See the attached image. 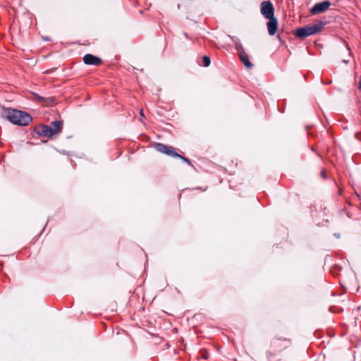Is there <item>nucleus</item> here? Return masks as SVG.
Returning a JSON list of instances; mask_svg holds the SVG:
<instances>
[{"label":"nucleus","mask_w":361,"mask_h":361,"mask_svg":"<svg viewBox=\"0 0 361 361\" xmlns=\"http://www.w3.org/2000/svg\"><path fill=\"white\" fill-rule=\"evenodd\" d=\"M6 118L13 124L18 126H27L32 121L31 116L22 111L6 109Z\"/></svg>","instance_id":"obj_1"},{"label":"nucleus","mask_w":361,"mask_h":361,"mask_svg":"<svg viewBox=\"0 0 361 361\" xmlns=\"http://www.w3.org/2000/svg\"><path fill=\"white\" fill-rule=\"evenodd\" d=\"M62 130V122L55 121L51 123L50 126H39L35 128L37 134L47 137H51L55 135L59 134Z\"/></svg>","instance_id":"obj_2"},{"label":"nucleus","mask_w":361,"mask_h":361,"mask_svg":"<svg viewBox=\"0 0 361 361\" xmlns=\"http://www.w3.org/2000/svg\"><path fill=\"white\" fill-rule=\"evenodd\" d=\"M325 24L324 22L319 21L314 25L300 27L295 31V35L298 38L304 39L308 36L317 34L322 30Z\"/></svg>","instance_id":"obj_3"},{"label":"nucleus","mask_w":361,"mask_h":361,"mask_svg":"<svg viewBox=\"0 0 361 361\" xmlns=\"http://www.w3.org/2000/svg\"><path fill=\"white\" fill-rule=\"evenodd\" d=\"M291 344V340L289 338L275 336L270 340V348L273 350V354L276 355L283 350L288 348Z\"/></svg>","instance_id":"obj_4"},{"label":"nucleus","mask_w":361,"mask_h":361,"mask_svg":"<svg viewBox=\"0 0 361 361\" xmlns=\"http://www.w3.org/2000/svg\"><path fill=\"white\" fill-rule=\"evenodd\" d=\"M154 148L159 152L166 154L169 157L177 158L178 157H180V154H178L175 149L169 145H166L162 143H154L153 145Z\"/></svg>","instance_id":"obj_5"},{"label":"nucleus","mask_w":361,"mask_h":361,"mask_svg":"<svg viewBox=\"0 0 361 361\" xmlns=\"http://www.w3.org/2000/svg\"><path fill=\"white\" fill-rule=\"evenodd\" d=\"M261 13L267 19L274 17V8L271 1H263L261 4Z\"/></svg>","instance_id":"obj_6"},{"label":"nucleus","mask_w":361,"mask_h":361,"mask_svg":"<svg viewBox=\"0 0 361 361\" xmlns=\"http://www.w3.org/2000/svg\"><path fill=\"white\" fill-rule=\"evenodd\" d=\"M330 6H331V2L329 1H322L319 3H317L310 9V13L312 15H316V14L324 13L329 9Z\"/></svg>","instance_id":"obj_7"},{"label":"nucleus","mask_w":361,"mask_h":361,"mask_svg":"<svg viewBox=\"0 0 361 361\" xmlns=\"http://www.w3.org/2000/svg\"><path fill=\"white\" fill-rule=\"evenodd\" d=\"M83 62L87 65H93L99 66L102 63L100 58L91 54H87L83 56Z\"/></svg>","instance_id":"obj_8"},{"label":"nucleus","mask_w":361,"mask_h":361,"mask_svg":"<svg viewBox=\"0 0 361 361\" xmlns=\"http://www.w3.org/2000/svg\"><path fill=\"white\" fill-rule=\"evenodd\" d=\"M268 32L271 36L274 35L278 30V20L276 17L269 18L267 23Z\"/></svg>","instance_id":"obj_9"},{"label":"nucleus","mask_w":361,"mask_h":361,"mask_svg":"<svg viewBox=\"0 0 361 361\" xmlns=\"http://www.w3.org/2000/svg\"><path fill=\"white\" fill-rule=\"evenodd\" d=\"M239 57H240V61L243 62V63L244 64V66L247 68H252L253 65L252 63L249 60V57H248V55L245 53V54H243L242 55H239Z\"/></svg>","instance_id":"obj_10"},{"label":"nucleus","mask_w":361,"mask_h":361,"mask_svg":"<svg viewBox=\"0 0 361 361\" xmlns=\"http://www.w3.org/2000/svg\"><path fill=\"white\" fill-rule=\"evenodd\" d=\"M235 49L238 51V55H242L243 54H245L243 47L240 42L235 43Z\"/></svg>","instance_id":"obj_11"},{"label":"nucleus","mask_w":361,"mask_h":361,"mask_svg":"<svg viewBox=\"0 0 361 361\" xmlns=\"http://www.w3.org/2000/svg\"><path fill=\"white\" fill-rule=\"evenodd\" d=\"M203 66L208 67L211 63L210 58L208 56H204L202 58Z\"/></svg>","instance_id":"obj_12"},{"label":"nucleus","mask_w":361,"mask_h":361,"mask_svg":"<svg viewBox=\"0 0 361 361\" xmlns=\"http://www.w3.org/2000/svg\"><path fill=\"white\" fill-rule=\"evenodd\" d=\"M201 356L203 359L207 360L209 357V354L208 351L205 349H202L200 350Z\"/></svg>","instance_id":"obj_13"},{"label":"nucleus","mask_w":361,"mask_h":361,"mask_svg":"<svg viewBox=\"0 0 361 361\" xmlns=\"http://www.w3.org/2000/svg\"><path fill=\"white\" fill-rule=\"evenodd\" d=\"M40 100H42L45 104L48 105L49 103L53 102L54 101V97H49V98H43V97H39Z\"/></svg>","instance_id":"obj_14"},{"label":"nucleus","mask_w":361,"mask_h":361,"mask_svg":"<svg viewBox=\"0 0 361 361\" xmlns=\"http://www.w3.org/2000/svg\"><path fill=\"white\" fill-rule=\"evenodd\" d=\"M177 158H180V159L183 160L184 161H185L188 164L192 165V163H191L190 160L189 159L185 157H183V156L180 155V157H178Z\"/></svg>","instance_id":"obj_15"},{"label":"nucleus","mask_w":361,"mask_h":361,"mask_svg":"<svg viewBox=\"0 0 361 361\" xmlns=\"http://www.w3.org/2000/svg\"><path fill=\"white\" fill-rule=\"evenodd\" d=\"M320 174H321V176H322L324 179H325V178H326V173H325V171H324V170H322V171H321Z\"/></svg>","instance_id":"obj_16"},{"label":"nucleus","mask_w":361,"mask_h":361,"mask_svg":"<svg viewBox=\"0 0 361 361\" xmlns=\"http://www.w3.org/2000/svg\"><path fill=\"white\" fill-rule=\"evenodd\" d=\"M140 115L142 117H144V114H143V110L142 109H140Z\"/></svg>","instance_id":"obj_17"},{"label":"nucleus","mask_w":361,"mask_h":361,"mask_svg":"<svg viewBox=\"0 0 361 361\" xmlns=\"http://www.w3.org/2000/svg\"><path fill=\"white\" fill-rule=\"evenodd\" d=\"M359 89L361 90V78H360V80L359 82Z\"/></svg>","instance_id":"obj_18"}]
</instances>
